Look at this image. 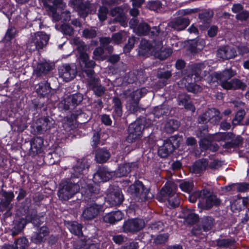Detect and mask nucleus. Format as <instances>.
<instances>
[{
	"label": "nucleus",
	"mask_w": 249,
	"mask_h": 249,
	"mask_svg": "<svg viewBox=\"0 0 249 249\" xmlns=\"http://www.w3.org/2000/svg\"><path fill=\"white\" fill-rule=\"evenodd\" d=\"M235 74V71L231 68L226 69L221 72H212L207 81L210 83L217 82L224 89L227 90L238 89L244 90L247 87V85L240 80L233 79L229 81Z\"/></svg>",
	"instance_id": "f257e3e1"
},
{
	"label": "nucleus",
	"mask_w": 249,
	"mask_h": 249,
	"mask_svg": "<svg viewBox=\"0 0 249 249\" xmlns=\"http://www.w3.org/2000/svg\"><path fill=\"white\" fill-rule=\"evenodd\" d=\"M145 119L144 117L140 118L130 124L128 127V135L126 137V142L132 143L141 140L145 127Z\"/></svg>",
	"instance_id": "f03ea898"
},
{
	"label": "nucleus",
	"mask_w": 249,
	"mask_h": 249,
	"mask_svg": "<svg viewBox=\"0 0 249 249\" xmlns=\"http://www.w3.org/2000/svg\"><path fill=\"white\" fill-rule=\"evenodd\" d=\"M79 190L77 183L63 181L59 185L57 195L61 200L67 201L72 198Z\"/></svg>",
	"instance_id": "7ed1b4c3"
},
{
	"label": "nucleus",
	"mask_w": 249,
	"mask_h": 249,
	"mask_svg": "<svg viewBox=\"0 0 249 249\" xmlns=\"http://www.w3.org/2000/svg\"><path fill=\"white\" fill-rule=\"evenodd\" d=\"M199 196L201 199H205V202L198 203V207L204 210H210L213 207L219 206L221 203V199L213 192L204 189L199 192Z\"/></svg>",
	"instance_id": "20e7f679"
},
{
	"label": "nucleus",
	"mask_w": 249,
	"mask_h": 249,
	"mask_svg": "<svg viewBox=\"0 0 249 249\" xmlns=\"http://www.w3.org/2000/svg\"><path fill=\"white\" fill-rule=\"evenodd\" d=\"M179 145L178 137L176 135L171 136L165 140L162 145L159 147L158 154L162 158H166L172 154Z\"/></svg>",
	"instance_id": "39448f33"
},
{
	"label": "nucleus",
	"mask_w": 249,
	"mask_h": 249,
	"mask_svg": "<svg viewBox=\"0 0 249 249\" xmlns=\"http://www.w3.org/2000/svg\"><path fill=\"white\" fill-rule=\"evenodd\" d=\"M128 191L142 201L151 199L153 197L149 188H146L140 181H137L134 184L130 185Z\"/></svg>",
	"instance_id": "423d86ee"
},
{
	"label": "nucleus",
	"mask_w": 249,
	"mask_h": 249,
	"mask_svg": "<svg viewBox=\"0 0 249 249\" xmlns=\"http://www.w3.org/2000/svg\"><path fill=\"white\" fill-rule=\"evenodd\" d=\"M22 210L24 214H26V222H32L35 226L39 225L41 222V219L43 218V215L40 216L37 214L36 209L31 206V200L30 198H26Z\"/></svg>",
	"instance_id": "0eeeda50"
},
{
	"label": "nucleus",
	"mask_w": 249,
	"mask_h": 249,
	"mask_svg": "<svg viewBox=\"0 0 249 249\" xmlns=\"http://www.w3.org/2000/svg\"><path fill=\"white\" fill-rule=\"evenodd\" d=\"M222 119V115L220 112L215 108L208 109L203 114L200 115L198 118L199 124H206L210 122L211 124L216 125L218 124Z\"/></svg>",
	"instance_id": "6e6552de"
},
{
	"label": "nucleus",
	"mask_w": 249,
	"mask_h": 249,
	"mask_svg": "<svg viewBox=\"0 0 249 249\" xmlns=\"http://www.w3.org/2000/svg\"><path fill=\"white\" fill-rule=\"evenodd\" d=\"M79 62L82 70L85 71L88 78H90V81L92 83H95L97 81L95 72L93 69L95 66V63L92 60H90L89 55L82 56L81 58H79Z\"/></svg>",
	"instance_id": "1a4fd4ad"
},
{
	"label": "nucleus",
	"mask_w": 249,
	"mask_h": 249,
	"mask_svg": "<svg viewBox=\"0 0 249 249\" xmlns=\"http://www.w3.org/2000/svg\"><path fill=\"white\" fill-rule=\"evenodd\" d=\"M15 196L13 192H7L2 190L0 192V211L1 212H5V214L7 216L11 215V210L13 208V205L11 203L12 201Z\"/></svg>",
	"instance_id": "9d476101"
},
{
	"label": "nucleus",
	"mask_w": 249,
	"mask_h": 249,
	"mask_svg": "<svg viewBox=\"0 0 249 249\" xmlns=\"http://www.w3.org/2000/svg\"><path fill=\"white\" fill-rule=\"evenodd\" d=\"M188 68L190 71L194 74L197 80L206 77V80L210 76L211 67L205 63H195L190 65Z\"/></svg>",
	"instance_id": "9b49d317"
},
{
	"label": "nucleus",
	"mask_w": 249,
	"mask_h": 249,
	"mask_svg": "<svg viewBox=\"0 0 249 249\" xmlns=\"http://www.w3.org/2000/svg\"><path fill=\"white\" fill-rule=\"evenodd\" d=\"M144 221L141 218H132L125 221L123 230L125 233H136L142 230L145 227Z\"/></svg>",
	"instance_id": "f8f14e48"
},
{
	"label": "nucleus",
	"mask_w": 249,
	"mask_h": 249,
	"mask_svg": "<svg viewBox=\"0 0 249 249\" xmlns=\"http://www.w3.org/2000/svg\"><path fill=\"white\" fill-rule=\"evenodd\" d=\"M172 51L170 48H163L162 42L157 37L154 39L153 55L157 58L164 60L168 57Z\"/></svg>",
	"instance_id": "ddd939ff"
},
{
	"label": "nucleus",
	"mask_w": 249,
	"mask_h": 249,
	"mask_svg": "<svg viewBox=\"0 0 249 249\" xmlns=\"http://www.w3.org/2000/svg\"><path fill=\"white\" fill-rule=\"evenodd\" d=\"M220 136V140L225 142L223 145L224 148H231L238 146L242 142V139L240 136H236L231 132L221 133L219 134Z\"/></svg>",
	"instance_id": "4468645a"
},
{
	"label": "nucleus",
	"mask_w": 249,
	"mask_h": 249,
	"mask_svg": "<svg viewBox=\"0 0 249 249\" xmlns=\"http://www.w3.org/2000/svg\"><path fill=\"white\" fill-rule=\"evenodd\" d=\"M59 74L66 82L72 80L76 75L77 68L75 65L66 64L60 67Z\"/></svg>",
	"instance_id": "2eb2a0df"
},
{
	"label": "nucleus",
	"mask_w": 249,
	"mask_h": 249,
	"mask_svg": "<svg viewBox=\"0 0 249 249\" xmlns=\"http://www.w3.org/2000/svg\"><path fill=\"white\" fill-rule=\"evenodd\" d=\"M103 206L96 202L92 203L83 212V217L86 220H91L103 211Z\"/></svg>",
	"instance_id": "dca6fc26"
},
{
	"label": "nucleus",
	"mask_w": 249,
	"mask_h": 249,
	"mask_svg": "<svg viewBox=\"0 0 249 249\" xmlns=\"http://www.w3.org/2000/svg\"><path fill=\"white\" fill-rule=\"evenodd\" d=\"M108 192V201L112 205H120L123 202L124 196L120 188L115 186H112L110 187Z\"/></svg>",
	"instance_id": "f3484780"
},
{
	"label": "nucleus",
	"mask_w": 249,
	"mask_h": 249,
	"mask_svg": "<svg viewBox=\"0 0 249 249\" xmlns=\"http://www.w3.org/2000/svg\"><path fill=\"white\" fill-rule=\"evenodd\" d=\"M109 14L114 18L113 23L119 22L123 27L127 26L126 18L124 10L121 7H116L111 9Z\"/></svg>",
	"instance_id": "a211bd4d"
},
{
	"label": "nucleus",
	"mask_w": 249,
	"mask_h": 249,
	"mask_svg": "<svg viewBox=\"0 0 249 249\" xmlns=\"http://www.w3.org/2000/svg\"><path fill=\"white\" fill-rule=\"evenodd\" d=\"M114 174L113 171H109L106 167L100 168L96 173L94 174L93 179L96 182L107 181L111 178L114 177Z\"/></svg>",
	"instance_id": "6ab92c4d"
},
{
	"label": "nucleus",
	"mask_w": 249,
	"mask_h": 249,
	"mask_svg": "<svg viewBox=\"0 0 249 249\" xmlns=\"http://www.w3.org/2000/svg\"><path fill=\"white\" fill-rule=\"evenodd\" d=\"M83 100V95L77 93L69 96L65 101L64 108L65 110L74 109L75 107L80 105Z\"/></svg>",
	"instance_id": "aec40b11"
},
{
	"label": "nucleus",
	"mask_w": 249,
	"mask_h": 249,
	"mask_svg": "<svg viewBox=\"0 0 249 249\" xmlns=\"http://www.w3.org/2000/svg\"><path fill=\"white\" fill-rule=\"evenodd\" d=\"M136 32L139 35H150L157 36L160 33V29L158 27H154L151 29L147 23L142 22L138 25Z\"/></svg>",
	"instance_id": "412c9836"
},
{
	"label": "nucleus",
	"mask_w": 249,
	"mask_h": 249,
	"mask_svg": "<svg viewBox=\"0 0 249 249\" xmlns=\"http://www.w3.org/2000/svg\"><path fill=\"white\" fill-rule=\"evenodd\" d=\"M89 167V164L87 160L82 159L78 160L76 165L71 169V178H80L83 174L84 170L88 169Z\"/></svg>",
	"instance_id": "4be33fe9"
},
{
	"label": "nucleus",
	"mask_w": 249,
	"mask_h": 249,
	"mask_svg": "<svg viewBox=\"0 0 249 249\" xmlns=\"http://www.w3.org/2000/svg\"><path fill=\"white\" fill-rule=\"evenodd\" d=\"M217 55L223 59H230L235 57L237 55V53L234 47L225 46L217 50Z\"/></svg>",
	"instance_id": "5701e85b"
},
{
	"label": "nucleus",
	"mask_w": 249,
	"mask_h": 249,
	"mask_svg": "<svg viewBox=\"0 0 249 249\" xmlns=\"http://www.w3.org/2000/svg\"><path fill=\"white\" fill-rule=\"evenodd\" d=\"M36 123L37 131L42 133L52 127L54 123V121L51 118L44 117L37 119Z\"/></svg>",
	"instance_id": "b1692460"
},
{
	"label": "nucleus",
	"mask_w": 249,
	"mask_h": 249,
	"mask_svg": "<svg viewBox=\"0 0 249 249\" xmlns=\"http://www.w3.org/2000/svg\"><path fill=\"white\" fill-rule=\"evenodd\" d=\"M49 232L48 228L43 226L34 233L31 237V241L36 244L43 243L45 242V238L49 234Z\"/></svg>",
	"instance_id": "393cba45"
},
{
	"label": "nucleus",
	"mask_w": 249,
	"mask_h": 249,
	"mask_svg": "<svg viewBox=\"0 0 249 249\" xmlns=\"http://www.w3.org/2000/svg\"><path fill=\"white\" fill-rule=\"evenodd\" d=\"M178 102L179 106H182L187 110L195 112L196 108L190 101V96L185 93H180L178 97Z\"/></svg>",
	"instance_id": "a878e982"
},
{
	"label": "nucleus",
	"mask_w": 249,
	"mask_h": 249,
	"mask_svg": "<svg viewBox=\"0 0 249 249\" xmlns=\"http://www.w3.org/2000/svg\"><path fill=\"white\" fill-rule=\"evenodd\" d=\"M49 10L52 13L53 19L55 21L61 20L64 23H66L65 22L69 21L71 19V13L69 11H64L59 15L56 12V9L54 7L50 6Z\"/></svg>",
	"instance_id": "bb28decb"
},
{
	"label": "nucleus",
	"mask_w": 249,
	"mask_h": 249,
	"mask_svg": "<svg viewBox=\"0 0 249 249\" xmlns=\"http://www.w3.org/2000/svg\"><path fill=\"white\" fill-rule=\"evenodd\" d=\"M153 44L154 41L152 43H150L148 40L142 39L140 44L139 54L143 56H147L150 53V52L153 54Z\"/></svg>",
	"instance_id": "cd10ccee"
},
{
	"label": "nucleus",
	"mask_w": 249,
	"mask_h": 249,
	"mask_svg": "<svg viewBox=\"0 0 249 249\" xmlns=\"http://www.w3.org/2000/svg\"><path fill=\"white\" fill-rule=\"evenodd\" d=\"M110 157V154L109 151L105 148H98L95 151V160L98 163L106 162Z\"/></svg>",
	"instance_id": "c85d7f7f"
},
{
	"label": "nucleus",
	"mask_w": 249,
	"mask_h": 249,
	"mask_svg": "<svg viewBox=\"0 0 249 249\" xmlns=\"http://www.w3.org/2000/svg\"><path fill=\"white\" fill-rule=\"evenodd\" d=\"M43 144V140L41 137H36L33 139L31 142L30 154L34 156L40 153Z\"/></svg>",
	"instance_id": "c756f323"
},
{
	"label": "nucleus",
	"mask_w": 249,
	"mask_h": 249,
	"mask_svg": "<svg viewBox=\"0 0 249 249\" xmlns=\"http://www.w3.org/2000/svg\"><path fill=\"white\" fill-rule=\"evenodd\" d=\"M209 160L201 159L196 161L192 166V172L195 174H199L205 171L208 166Z\"/></svg>",
	"instance_id": "7c9ffc66"
},
{
	"label": "nucleus",
	"mask_w": 249,
	"mask_h": 249,
	"mask_svg": "<svg viewBox=\"0 0 249 249\" xmlns=\"http://www.w3.org/2000/svg\"><path fill=\"white\" fill-rule=\"evenodd\" d=\"M123 215L121 211L112 212L106 214L103 217V221L106 223L114 224L115 222L121 220Z\"/></svg>",
	"instance_id": "2f4dec72"
},
{
	"label": "nucleus",
	"mask_w": 249,
	"mask_h": 249,
	"mask_svg": "<svg viewBox=\"0 0 249 249\" xmlns=\"http://www.w3.org/2000/svg\"><path fill=\"white\" fill-rule=\"evenodd\" d=\"M63 154V152L60 148L56 149L53 152L49 153L45 156V160L50 164L56 163L59 160L60 157Z\"/></svg>",
	"instance_id": "473e14b6"
},
{
	"label": "nucleus",
	"mask_w": 249,
	"mask_h": 249,
	"mask_svg": "<svg viewBox=\"0 0 249 249\" xmlns=\"http://www.w3.org/2000/svg\"><path fill=\"white\" fill-rule=\"evenodd\" d=\"M177 190L176 185L173 182L169 181L165 184L161 189L160 194L163 197L168 196L176 194Z\"/></svg>",
	"instance_id": "72a5a7b5"
},
{
	"label": "nucleus",
	"mask_w": 249,
	"mask_h": 249,
	"mask_svg": "<svg viewBox=\"0 0 249 249\" xmlns=\"http://www.w3.org/2000/svg\"><path fill=\"white\" fill-rule=\"evenodd\" d=\"M190 24V20L187 18H178L174 21L171 22L172 28L177 31L183 30Z\"/></svg>",
	"instance_id": "f704fd0d"
},
{
	"label": "nucleus",
	"mask_w": 249,
	"mask_h": 249,
	"mask_svg": "<svg viewBox=\"0 0 249 249\" xmlns=\"http://www.w3.org/2000/svg\"><path fill=\"white\" fill-rule=\"evenodd\" d=\"M88 197L90 200V202L95 201L94 199H97L101 196L100 193V188L97 185H89L87 192Z\"/></svg>",
	"instance_id": "c9c22d12"
},
{
	"label": "nucleus",
	"mask_w": 249,
	"mask_h": 249,
	"mask_svg": "<svg viewBox=\"0 0 249 249\" xmlns=\"http://www.w3.org/2000/svg\"><path fill=\"white\" fill-rule=\"evenodd\" d=\"M40 38H37L34 34H31L26 43V48L30 52H34L36 50H39L42 48L37 43V40Z\"/></svg>",
	"instance_id": "e433bc0d"
},
{
	"label": "nucleus",
	"mask_w": 249,
	"mask_h": 249,
	"mask_svg": "<svg viewBox=\"0 0 249 249\" xmlns=\"http://www.w3.org/2000/svg\"><path fill=\"white\" fill-rule=\"evenodd\" d=\"M52 69V66L47 62L38 63L34 72L37 76L46 74Z\"/></svg>",
	"instance_id": "4c0bfd02"
},
{
	"label": "nucleus",
	"mask_w": 249,
	"mask_h": 249,
	"mask_svg": "<svg viewBox=\"0 0 249 249\" xmlns=\"http://www.w3.org/2000/svg\"><path fill=\"white\" fill-rule=\"evenodd\" d=\"M26 224V220L24 218H20L18 220L15 221L14 226L11 230L12 236H15L20 232Z\"/></svg>",
	"instance_id": "58836bf2"
},
{
	"label": "nucleus",
	"mask_w": 249,
	"mask_h": 249,
	"mask_svg": "<svg viewBox=\"0 0 249 249\" xmlns=\"http://www.w3.org/2000/svg\"><path fill=\"white\" fill-rule=\"evenodd\" d=\"M55 28L63 33L66 36H74V30L69 24L63 23L60 26L56 25Z\"/></svg>",
	"instance_id": "ea45409f"
},
{
	"label": "nucleus",
	"mask_w": 249,
	"mask_h": 249,
	"mask_svg": "<svg viewBox=\"0 0 249 249\" xmlns=\"http://www.w3.org/2000/svg\"><path fill=\"white\" fill-rule=\"evenodd\" d=\"M130 172L129 165L126 163L119 165L118 169L115 171H113L115 173L114 177L118 178L126 176Z\"/></svg>",
	"instance_id": "a19ab883"
},
{
	"label": "nucleus",
	"mask_w": 249,
	"mask_h": 249,
	"mask_svg": "<svg viewBox=\"0 0 249 249\" xmlns=\"http://www.w3.org/2000/svg\"><path fill=\"white\" fill-rule=\"evenodd\" d=\"M51 91V88L50 84L47 82H41L38 84V88L36 89L37 93L42 97L49 94Z\"/></svg>",
	"instance_id": "79ce46f5"
},
{
	"label": "nucleus",
	"mask_w": 249,
	"mask_h": 249,
	"mask_svg": "<svg viewBox=\"0 0 249 249\" xmlns=\"http://www.w3.org/2000/svg\"><path fill=\"white\" fill-rule=\"evenodd\" d=\"M68 228L71 233L78 236L83 235L82 231V226L81 224L74 221L68 224Z\"/></svg>",
	"instance_id": "37998d69"
},
{
	"label": "nucleus",
	"mask_w": 249,
	"mask_h": 249,
	"mask_svg": "<svg viewBox=\"0 0 249 249\" xmlns=\"http://www.w3.org/2000/svg\"><path fill=\"white\" fill-rule=\"evenodd\" d=\"M70 3L74 7L80 10H84L89 8L91 5L90 1L87 0L85 2L83 0H70Z\"/></svg>",
	"instance_id": "c03bdc74"
},
{
	"label": "nucleus",
	"mask_w": 249,
	"mask_h": 249,
	"mask_svg": "<svg viewBox=\"0 0 249 249\" xmlns=\"http://www.w3.org/2000/svg\"><path fill=\"white\" fill-rule=\"evenodd\" d=\"M33 34L36 38H40L37 40V43L42 49L46 46L49 39V36L48 35L43 32H38Z\"/></svg>",
	"instance_id": "a18cd8bd"
},
{
	"label": "nucleus",
	"mask_w": 249,
	"mask_h": 249,
	"mask_svg": "<svg viewBox=\"0 0 249 249\" xmlns=\"http://www.w3.org/2000/svg\"><path fill=\"white\" fill-rule=\"evenodd\" d=\"M96 79L97 81L95 83H92L90 81V78H88V82L92 87L95 94L98 96H101L104 94L106 89L104 87L98 85L99 79L97 77H96Z\"/></svg>",
	"instance_id": "49530a36"
},
{
	"label": "nucleus",
	"mask_w": 249,
	"mask_h": 249,
	"mask_svg": "<svg viewBox=\"0 0 249 249\" xmlns=\"http://www.w3.org/2000/svg\"><path fill=\"white\" fill-rule=\"evenodd\" d=\"M179 126V123L178 121L171 119L168 120L164 126V130L168 133H172L177 130Z\"/></svg>",
	"instance_id": "de8ad7c7"
},
{
	"label": "nucleus",
	"mask_w": 249,
	"mask_h": 249,
	"mask_svg": "<svg viewBox=\"0 0 249 249\" xmlns=\"http://www.w3.org/2000/svg\"><path fill=\"white\" fill-rule=\"evenodd\" d=\"M147 90L145 88L138 89L130 94V98L133 101L139 102L140 99L146 94Z\"/></svg>",
	"instance_id": "09e8293b"
},
{
	"label": "nucleus",
	"mask_w": 249,
	"mask_h": 249,
	"mask_svg": "<svg viewBox=\"0 0 249 249\" xmlns=\"http://www.w3.org/2000/svg\"><path fill=\"white\" fill-rule=\"evenodd\" d=\"M113 104V108L114 111L117 116H121L122 115V104L120 99L118 97H114L112 99Z\"/></svg>",
	"instance_id": "8fccbe9b"
},
{
	"label": "nucleus",
	"mask_w": 249,
	"mask_h": 249,
	"mask_svg": "<svg viewBox=\"0 0 249 249\" xmlns=\"http://www.w3.org/2000/svg\"><path fill=\"white\" fill-rule=\"evenodd\" d=\"M232 188L237 189L238 192H244L249 189V184L247 183H241L233 184L226 187L228 191L232 190Z\"/></svg>",
	"instance_id": "3c124183"
},
{
	"label": "nucleus",
	"mask_w": 249,
	"mask_h": 249,
	"mask_svg": "<svg viewBox=\"0 0 249 249\" xmlns=\"http://www.w3.org/2000/svg\"><path fill=\"white\" fill-rule=\"evenodd\" d=\"M15 249H26L29 246V242L25 237L19 238L15 241Z\"/></svg>",
	"instance_id": "603ef678"
},
{
	"label": "nucleus",
	"mask_w": 249,
	"mask_h": 249,
	"mask_svg": "<svg viewBox=\"0 0 249 249\" xmlns=\"http://www.w3.org/2000/svg\"><path fill=\"white\" fill-rule=\"evenodd\" d=\"M214 220L210 216L204 217L202 220V228L204 231L210 230L214 225Z\"/></svg>",
	"instance_id": "864d4df0"
},
{
	"label": "nucleus",
	"mask_w": 249,
	"mask_h": 249,
	"mask_svg": "<svg viewBox=\"0 0 249 249\" xmlns=\"http://www.w3.org/2000/svg\"><path fill=\"white\" fill-rule=\"evenodd\" d=\"M168 108L165 105L157 107L154 109V115L157 118L166 115L168 113Z\"/></svg>",
	"instance_id": "5fc2aeb1"
},
{
	"label": "nucleus",
	"mask_w": 249,
	"mask_h": 249,
	"mask_svg": "<svg viewBox=\"0 0 249 249\" xmlns=\"http://www.w3.org/2000/svg\"><path fill=\"white\" fill-rule=\"evenodd\" d=\"M168 203L169 207L171 208L178 207L180 203V199L178 195L176 194L170 196L168 198Z\"/></svg>",
	"instance_id": "6e6d98bb"
},
{
	"label": "nucleus",
	"mask_w": 249,
	"mask_h": 249,
	"mask_svg": "<svg viewBox=\"0 0 249 249\" xmlns=\"http://www.w3.org/2000/svg\"><path fill=\"white\" fill-rule=\"evenodd\" d=\"M185 86L186 88V90L188 92H192L193 93H197L202 90V87L195 83H191L190 84H186V83H185Z\"/></svg>",
	"instance_id": "4d7b16f0"
},
{
	"label": "nucleus",
	"mask_w": 249,
	"mask_h": 249,
	"mask_svg": "<svg viewBox=\"0 0 249 249\" xmlns=\"http://www.w3.org/2000/svg\"><path fill=\"white\" fill-rule=\"evenodd\" d=\"M138 77L134 72H130L125 75L123 78V84H132L136 81Z\"/></svg>",
	"instance_id": "13d9d810"
},
{
	"label": "nucleus",
	"mask_w": 249,
	"mask_h": 249,
	"mask_svg": "<svg viewBox=\"0 0 249 249\" xmlns=\"http://www.w3.org/2000/svg\"><path fill=\"white\" fill-rule=\"evenodd\" d=\"M179 186L182 191L190 194L193 190L194 185L193 182L191 181H185L181 182L179 184Z\"/></svg>",
	"instance_id": "bf43d9fd"
},
{
	"label": "nucleus",
	"mask_w": 249,
	"mask_h": 249,
	"mask_svg": "<svg viewBox=\"0 0 249 249\" xmlns=\"http://www.w3.org/2000/svg\"><path fill=\"white\" fill-rule=\"evenodd\" d=\"M17 34L16 28L12 26H9L4 36V39L6 41H10L14 38Z\"/></svg>",
	"instance_id": "052dcab7"
},
{
	"label": "nucleus",
	"mask_w": 249,
	"mask_h": 249,
	"mask_svg": "<svg viewBox=\"0 0 249 249\" xmlns=\"http://www.w3.org/2000/svg\"><path fill=\"white\" fill-rule=\"evenodd\" d=\"M89 239H87L86 237L77 239L73 243V247L75 249H84L87 246Z\"/></svg>",
	"instance_id": "680f3d73"
},
{
	"label": "nucleus",
	"mask_w": 249,
	"mask_h": 249,
	"mask_svg": "<svg viewBox=\"0 0 249 249\" xmlns=\"http://www.w3.org/2000/svg\"><path fill=\"white\" fill-rule=\"evenodd\" d=\"M108 9L106 6H100L98 10V16L100 21H104L107 18Z\"/></svg>",
	"instance_id": "e2e57ef3"
},
{
	"label": "nucleus",
	"mask_w": 249,
	"mask_h": 249,
	"mask_svg": "<svg viewBox=\"0 0 249 249\" xmlns=\"http://www.w3.org/2000/svg\"><path fill=\"white\" fill-rule=\"evenodd\" d=\"M217 245L219 247L227 248L234 243V240L230 238L222 239L217 240Z\"/></svg>",
	"instance_id": "0e129e2a"
},
{
	"label": "nucleus",
	"mask_w": 249,
	"mask_h": 249,
	"mask_svg": "<svg viewBox=\"0 0 249 249\" xmlns=\"http://www.w3.org/2000/svg\"><path fill=\"white\" fill-rule=\"evenodd\" d=\"M89 50V46L82 42L79 43L77 47V50L79 53V58H81L83 55L86 56L88 55L87 52Z\"/></svg>",
	"instance_id": "69168bd1"
},
{
	"label": "nucleus",
	"mask_w": 249,
	"mask_h": 249,
	"mask_svg": "<svg viewBox=\"0 0 249 249\" xmlns=\"http://www.w3.org/2000/svg\"><path fill=\"white\" fill-rule=\"evenodd\" d=\"M169 234L168 233L160 234L157 236L154 239V243L157 245L165 243L168 240Z\"/></svg>",
	"instance_id": "338daca9"
},
{
	"label": "nucleus",
	"mask_w": 249,
	"mask_h": 249,
	"mask_svg": "<svg viewBox=\"0 0 249 249\" xmlns=\"http://www.w3.org/2000/svg\"><path fill=\"white\" fill-rule=\"evenodd\" d=\"M82 35L83 37L86 38H93L96 36L97 33L95 29L88 28L83 30Z\"/></svg>",
	"instance_id": "774afa93"
}]
</instances>
